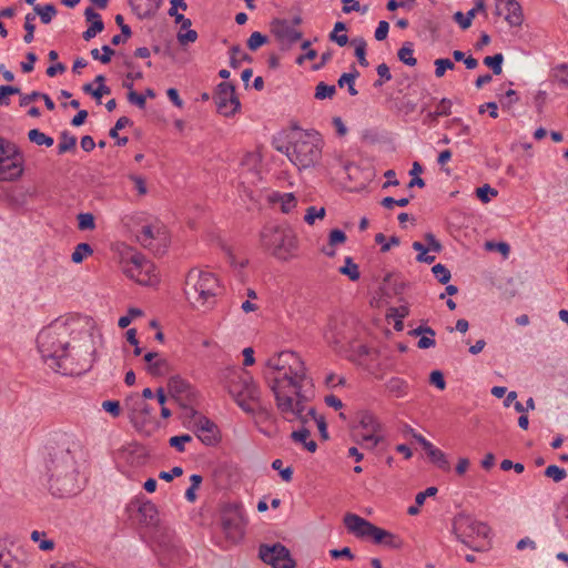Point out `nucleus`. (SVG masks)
Wrapping results in <instances>:
<instances>
[{"label":"nucleus","instance_id":"f257e3e1","mask_svg":"<svg viewBox=\"0 0 568 568\" xmlns=\"http://www.w3.org/2000/svg\"><path fill=\"white\" fill-rule=\"evenodd\" d=\"M264 374L280 414L288 422L302 419L304 403L307 400L302 390L310 381L302 357L292 351L274 354L267 359Z\"/></svg>","mask_w":568,"mask_h":568},{"label":"nucleus","instance_id":"f03ea898","mask_svg":"<svg viewBox=\"0 0 568 568\" xmlns=\"http://www.w3.org/2000/svg\"><path fill=\"white\" fill-rule=\"evenodd\" d=\"M69 334L67 323L55 321L39 333L37 338L38 349L45 363L55 372H61L64 375L80 374L91 367V362L80 369L72 367L70 356L67 353Z\"/></svg>","mask_w":568,"mask_h":568},{"label":"nucleus","instance_id":"7ed1b4c3","mask_svg":"<svg viewBox=\"0 0 568 568\" xmlns=\"http://www.w3.org/2000/svg\"><path fill=\"white\" fill-rule=\"evenodd\" d=\"M276 149L285 153L298 170L313 168L322 159V140L317 133L296 131L285 146Z\"/></svg>","mask_w":568,"mask_h":568},{"label":"nucleus","instance_id":"20e7f679","mask_svg":"<svg viewBox=\"0 0 568 568\" xmlns=\"http://www.w3.org/2000/svg\"><path fill=\"white\" fill-rule=\"evenodd\" d=\"M221 290L219 280L211 272L192 268L186 275L184 293L194 307H212Z\"/></svg>","mask_w":568,"mask_h":568},{"label":"nucleus","instance_id":"39448f33","mask_svg":"<svg viewBox=\"0 0 568 568\" xmlns=\"http://www.w3.org/2000/svg\"><path fill=\"white\" fill-rule=\"evenodd\" d=\"M223 384L236 404L246 413H253L252 403L258 402L260 389L247 372L227 368L222 376Z\"/></svg>","mask_w":568,"mask_h":568},{"label":"nucleus","instance_id":"423d86ee","mask_svg":"<svg viewBox=\"0 0 568 568\" xmlns=\"http://www.w3.org/2000/svg\"><path fill=\"white\" fill-rule=\"evenodd\" d=\"M344 525L349 532L358 538H371L377 545L388 546L394 549L402 548L403 546V540L398 536L375 526L358 515L346 514Z\"/></svg>","mask_w":568,"mask_h":568},{"label":"nucleus","instance_id":"0eeeda50","mask_svg":"<svg viewBox=\"0 0 568 568\" xmlns=\"http://www.w3.org/2000/svg\"><path fill=\"white\" fill-rule=\"evenodd\" d=\"M261 244L280 260H288L297 248L292 230L281 226H265L261 232Z\"/></svg>","mask_w":568,"mask_h":568},{"label":"nucleus","instance_id":"6e6552de","mask_svg":"<svg viewBox=\"0 0 568 568\" xmlns=\"http://www.w3.org/2000/svg\"><path fill=\"white\" fill-rule=\"evenodd\" d=\"M123 273L141 285H154L158 283L155 265L139 253H130L121 258Z\"/></svg>","mask_w":568,"mask_h":568},{"label":"nucleus","instance_id":"1a4fd4ad","mask_svg":"<svg viewBox=\"0 0 568 568\" xmlns=\"http://www.w3.org/2000/svg\"><path fill=\"white\" fill-rule=\"evenodd\" d=\"M64 473L58 477H49V489L52 495L68 497L75 495L80 487L78 485L74 456H67L64 460Z\"/></svg>","mask_w":568,"mask_h":568},{"label":"nucleus","instance_id":"9d476101","mask_svg":"<svg viewBox=\"0 0 568 568\" xmlns=\"http://www.w3.org/2000/svg\"><path fill=\"white\" fill-rule=\"evenodd\" d=\"M64 473L58 477H49V489L52 495L68 497L75 495L80 487L78 485L74 456H67L64 460Z\"/></svg>","mask_w":568,"mask_h":568},{"label":"nucleus","instance_id":"9b49d317","mask_svg":"<svg viewBox=\"0 0 568 568\" xmlns=\"http://www.w3.org/2000/svg\"><path fill=\"white\" fill-rule=\"evenodd\" d=\"M78 444L67 435L61 436L57 442L55 446H50L49 459L47 463V470L49 477H58L64 473L65 468V455L73 456L74 449Z\"/></svg>","mask_w":568,"mask_h":568},{"label":"nucleus","instance_id":"f8f14e48","mask_svg":"<svg viewBox=\"0 0 568 568\" xmlns=\"http://www.w3.org/2000/svg\"><path fill=\"white\" fill-rule=\"evenodd\" d=\"M244 514L237 505H227L221 514V527L227 540L237 542L244 535Z\"/></svg>","mask_w":568,"mask_h":568},{"label":"nucleus","instance_id":"ddd939ff","mask_svg":"<svg viewBox=\"0 0 568 568\" xmlns=\"http://www.w3.org/2000/svg\"><path fill=\"white\" fill-rule=\"evenodd\" d=\"M23 173V158L19 148L10 143L0 155V181H16Z\"/></svg>","mask_w":568,"mask_h":568},{"label":"nucleus","instance_id":"4468645a","mask_svg":"<svg viewBox=\"0 0 568 568\" xmlns=\"http://www.w3.org/2000/svg\"><path fill=\"white\" fill-rule=\"evenodd\" d=\"M258 557L273 568H295L296 566L295 560L291 557L290 550L280 542L272 546L266 544L261 545L258 548Z\"/></svg>","mask_w":568,"mask_h":568},{"label":"nucleus","instance_id":"2eb2a0df","mask_svg":"<svg viewBox=\"0 0 568 568\" xmlns=\"http://www.w3.org/2000/svg\"><path fill=\"white\" fill-rule=\"evenodd\" d=\"M270 27L282 50H288L303 37L302 31L294 28L287 19L274 18Z\"/></svg>","mask_w":568,"mask_h":568},{"label":"nucleus","instance_id":"dca6fc26","mask_svg":"<svg viewBox=\"0 0 568 568\" xmlns=\"http://www.w3.org/2000/svg\"><path fill=\"white\" fill-rule=\"evenodd\" d=\"M214 100L217 112L225 116L233 115L241 106L239 98L235 95V88L230 82L217 84Z\"/></svg>","mask_w":568,"mask_h":568},{"label":"nucleus","instance_id":"f3484780","mask_svg":"<svg viewBox=\"0 0 568 568\" xmlns=\"http://www.w3.org/2000/svg\"><path fill=\"white\" fill-rule=\"evenodd\" d=\"M454 529L462 537V541L467 544L466 538L484 537L489 532V527L469 516L459 515L454 521Z\"/></svg>","mask_w":568,"mask_h":568},{"label":"nucleus","instance_id":"a211bd4d","mask_svg":"<svg viewBox=\"0 0 568 568\" xmlns=\"http://www.w3.org/2000/svg\"><path fill=\"white\" fill-rule=\"evenodd\" d=\"M194 428L197 438L206 446H214L220 440L217 426L205 416H199L194 420Z\"/></svg>","mask_w":568,"mask_h":568},{"label":"nucleus","instance_id":"6ab92c4d","mask_svg":"<svg viewBox=\"0 0 568 568\" xmlns=\"http://www.w3.org/2000/svg\"><path fill=\"white\" fill-rule=\"evenodd\" d=\"M168 390L170 395L180 402L192 404L196 398V392L190 383L180 376H172L168 382Z\"/></svg>","mask_w":568,"mask_h":568},{"label":"nucleus","instance_id":"aec40b11","mask_svg":"<svg viewBox=\"0 0 568 568\" xmlns=\"http://www.w3.org/2000/svg\"><path fill=\"white\" fill-rule=\"evenodd\" d=\"M497 13L501 14L506 11L505 20L511 27H520L524 22V13L521 6L517 0H496Z\"/></svg>","mask_w":568,"mask_h":568},{"label":"nucleus","instance_id":"412c9836","mask_svg":"<svg viewBox=\"0 0 568 568\" xmlns=\"http://www.w3.org/2000/svg\"><path fill=\"white\" fill-rule=\"evenodd\" d=\"M343 327V322L334 317L328 321L325 328L324 338L326 343L335 351L342 346L345 339Z\"/></svg>","mask_w":568,"mask_h":568},{"label":"nucleus","instance_id":"4be33fe9","mask_svg":"<svg viewBox=\"0 0 568 568\" xmlns=\"http://www.w3.org/2000/svg\"><path fill=\"white\" fill-rule=\"evenodd\" d=\"M302 415H303L302 419L294 418L293 420H298L302 425H306L310 420H313L317 426L321 437L324 440L328 439L327 424H326L324 416L318 415L314 407H311L306 410L305 406H304V410L302 412Z\"/></svg>","mask_w":568,"mask_h":568},{"label":"nucleus","instance_id":"5701e85b","mask_svg":"<svg viewBox=\"0 0 568 568\" xmlns=\"http://www.w3.org/2000/svg\"><path fill=\"white\" fill-rule=\"evenodd\" d=\"M148 363V371L153 376L164 375L169 371V363L164 358H160L155 352H149L144 355Z\"/></svg>","mask_w":568,"mask_h":568},{"label":"nucleus","instance_id":"b1692460","mask_svg":"<svg viewBox=\"0 0 568 568\" xmlns=\"http://www.w3.org/2000/svg\"><path fill=\"white\" fill-rule=\"evenodd\" d=\"M139 521L146 525L152 526L158 521V509L156 506L152 501L141 503L139 508Z\"/></svg>","mask_w":568,"mask_h":568},{"label":"nucleus","instance_id":"393cba45","mask_svg":"<svg viewBox=\"0 0 568 568\" xmlns=\"http://www.w3.org/2000/svg\"><path fill=\"white\" fill-rule=\"evenodd\" d=\"M358 426L364 430L362 434H379L382 429L381 423L368 412L359 414Z\"/></svg>","mask_w":568,"mask_h":568},{"label":"nucleus","instance_id":"a878e982","mask_svg":"<svg viewBox=\"0 0 568 568\" xmlns=\"http://www.w3.org/2000/svg\"><path fill=\"white\" fill-rule=\"evenodd\" d=\"M550 78L561 88L568 89V64L559 63L551 68Z\"/></svg>","mask_w":568,"mask_h":568},{"label":"nucleus","instance_id":"bb28decb","mask_svg":"<svg viewBox=\"0 0 568 568\" xmlns=\"http://www.w3.org/2000/svg\"><path fill=\"white\" fill-rule=\"evenodd\" d=\"M432 463H434L442 470L448 471L450 470V464L446 457V455L435 446L426 453Z\"/></svg>","mask_w":568,"mask_h":568},{"label":"nucleus","instance_id":"cd10ccee","mask_svg":"<svg viewBox=\"0 0 568 568\" xmlns=\"http://www.w3.org/2000/svg\"><path fill=\"white\" fill-rule=\"evenodd\" d=\"M161 562L162 564H172L178 560L182 555V549L176 545L161 546Z\"/></svg>","mask_w":568,"mask_h":568},{"label":"nucleus","instance_id":"c85d7f7f","mask_svg":"<svg viewBox=\"0 0 568 568\" xmlns=\"http://www.w3.org/2000/svg\"><path fill=\"white\" fill-rule=\"evenodd\" d=\"M156 234H159V230L155 232L152 225H144L136 234V239L144 247L152 248V242L156 239Z\"/></svg>","mask_w":568,"mask_h":568},{"label":"nucleus","instance_id":"c756f323","mask_svg":"<svg viewBox=\"0 0 568 568\" xmlns=\"http://www.w3.org/2000/svg\"><path fill=\"white\" fill-rule=\"evenodd\" d=\"M230 65L233 69H237L242 61L252 62V57L243 52L239 44H235L230 49Z\"/></svg>","mask_w":568,"mask_h":568},{"label":"nucleus","instance_id":"7c9ffc66","mask_svg":"<svg viewBox=\"0 0 568 568\" xmlns=\"http://www.w3.org/2000/svg\"><path fill=\"white\" fill-rule=\"evenodd\" d=\"M355 440L362 447L373 449L383 440V436L379 434H357Z\"/></svg>","mask_w":568,"mask_h":568},{"label":"nucleus","instance_id":"2f4dec72","mask_svg":"<svg viewBox=\"0 0 568 568\" xmlns=\"http://www.w3.org/2000/svg\"><path fill=\"white\" fill-rule=\"evenodd\" d=\"M413 53H414L413 43L406 42L398 50L397 57L406 65L414 67V65H416L417 60H416V58H414Z\"/></svg>","mask_w":568,"mask_h":568},{"label":"nucleus","instance_id":"473e14b6","mask_svg":"<svg viewBox=\"0 0 568 568\" xmlns=\"http://www.w3.org/2000/svg\"><path fill=\"white\" fill-rule=\"evenodd\" d=\"M28 139L37 145L52 146L54 141L51 136L44 134L38 129H32L28 132Z\"/></svg>","mask_w":568,"mask_h":568},{"label":"nucleus","instance_id":"72a5a7b5","mask_svg":"<svg viewBox=\"0 0 568 568\" xmlns=\"http://www.w3.org/2000/svg\"><path fill=\"white\" fill-rule=\"evenodd\" d=\"M77 145V138L70 135L68 132H62L60 136V142L58 145V153L63 154L69 151H73Z\"/></svg>","mask_w":568,"mask_h":568},{"label":"nucleus","instance_id":"f704fd0d","mask_svg":"<svg viewBox=\"0 0 568 568\" xmlns=\"http://www.w3.org/2000/svg\"><path fill=\"white\" fill-rule=\"evenodd\" d=\"M33 9L44 24L50 23L57 14V9L53 4H45L43 7L36 4Z\"/></svg>","mask_w":568,"mask_h":568},{"label":"nucleus","instance_id":"c9c22d12","mask_svg":"<svg viewBox=\"0 0 568 568\" xmlns=\"http://www.w3.org/2000/svg\"><path fill=\"white\" fill-rule=\"evenodd\" d=\"M123 87L129 90L128 101L140 109H144L146 104L145 97L133 91V84L131 82H123Z\"/></svg>","mask_w":568,"mask_h":568},{"label":"nucleus","instance_id":"e433bc0d","mask_svg":"<svg viewBox=\"0 0 568 568\" xmlns=\"http://www.w3.org/2000/svg\"><path fill=\"white\" fill-rule=\"evenodd\" d=\"M504 55L496 53L495 55H488L484 59V64L493 70V73L499 75L503 72Z\"/></svg>","mask_w":568,"mask_h":568},{"label":"nucleus","instance_id":"4c0bfd02","mask_svg":"<svg viewBox=\"0 0 568 568\" xmlns=\"http://www.w3.org/2000/svg\"><path fill=\"white\" fill-rule=\"evenodd\" d=\"M339 273L346 275L352 281H357L361 276L358 266L352 260V257L345 258V265L339 268Z\"/></svg>","mask_w":568,"mask_h":568},{"label":"nucleus","instance_id":"58836bf2","mask_svg":"<svg viewBox=\"0 0 568 568\" xmlns=\"http://www.w3.org/2000/svg\"><path fill=\"white\" fill-rule=\"evenodd\" d=\"M92 253L93 250L88 243H79L71 255V260L73 263H81L85 256Z\"/></svg>","mask_w":568,"mask_h":568},{"label":"nucleus","instance_id":"ea45409f","mask_svg":"<svg viewBox=\"0 0 568 568\" xmlns=\"http://www.w3.org/2000/svg\"><path fill=\"white\" fill-rule=\"evenodd\" d=\"M352 43L355 45V55L361 65L367 67L368 61L366 60V42L363 38L354 39Z\"/></svg>","mask_w":568,"mask_h":568},{"label":"nucleus","instance_id":"a19ab883","mask_svg":"<svg viewBox=\"0 0 568 568\" xmlns=\"http://www.w3.org/2000/svg\"><path fill=\"white\" fill-rule=\"evenodd\" d=\"M358 75V72L355 73H343L341 78L338 79L337 83L339 88H343L345 84L348 87V93L351 95H357V90L355 89L354 82L356 77Z\"/></svg>","mask_w":568,"mask_h":568},{"label":"nucleus","instance_id":"79ce46f5","mask_svg":"<svg viewBox=\"0 0 568 568\" xmlns=\"http://www.w3.org/2000/svg\"><path fill=\"white\" fill-rule=\"evenodd\" d=\"M336 92L335 85H328L324 82H320L315 88V99L324 100L331 99Z\"/></svg>","mask_w":568,"mask_h":568},{"label":"nucleus","instance_id":"37998d69","mask_svg":"<svg viewBox=\"0 0 568 568\" xmlns=\"http://www.w3.org/2000/svg\"><path fill=\"white\" fill-rule=\"evenodd\" d=\"M385 241H386V236L383 233H377L375 235V242L377 244H382L381 251L383 253L388 252L392 246H397L400 243L399 237H397L395 235L390 236L388 242H385Z\"/></svg>","mask_w":568,"mask_h":568},{"label":"nucleus","instance_id":"c03bdc74","mask_svg":"<svg viewBox=\"0 0 568 568\" xmlns=\"http://www.w3.org/2000/svg\"><path fill=\"white\" fill-rule=\"evenodd\" d=\"M386 388L396 396H403L405 394L406 384L400 378L393 377L386 383Z\"/></svg>","mask_w":568,"mask_h":568},{"label":"nucleus","instance_id":"a18cd8bd","mask_svg":"<svg viewBox=\"0 0 568 568\" xmlns=\"http://www.w3.org/2000/svg\"><path fill=\"white\" fill-rule=\"evenodd\" d=\"M267 42V37L262 34L258 31L253 32L248 40H247V47L251 51H256L260 47L265 44Z\"/></svg>","mask_w":568,"mask_h":568},{"label":"nucleus","instance_id":"49530a36","mask_svg":"<svg viewBox=\"0 0 568 568\" xmlns=\"http://www.w3.org/2000/svg\"><path fill=\"white\" fill-rule=\"evenodd\" d=\"M36 19V16L32 14V13H28L26 16V21H24V30H26V34L23 37V40L26 43H30L33 41V38H34V24H33V21Z\"/></svg>","mask_w":568,"mask_h":568},{"label":"nucleus","instance_id":"de8ad7c7","mask_svg":"<svg viewBox=\"0 0 568 568\" xmlns=\"http://www.w3.org/2000/svg\"><path fill=\"white\" fill-rule=\"evenodd\" d=\"M434 64L436 67L435 75L437 78L444 77V74L447 70H453L455 68L454 62L449 59H437V60H435Z\"/></svg>","mask_w":568,"mask_h":568},{"label":"nucleus","instance_id":"09e8293b","mask_svg":"<svg viewBox=\"0 0 568 568\" xmlns=\"http://www.w3.org/2000/svg\"><path fill=\"white\" fill-rule=\"evenodd\" d=\"M435 277L442 284H447L452 277L449 270L443 264H436L432 268Z\"/></svg>","mask_w":568,"mask_h":568},{"label":"nucleus","instance_id":"8fccbe9b","mask_svg":"<svg viewBox=\"0 0 568 568\" xmlns=\"http://www.w3.org/2000/svg\"><path fill=\"white\" fill-rule=\"evenodd\" d=\"M325 216V209L324 207H320L317 209L316 206H310L307 207L306 210V214L304 216V221L307 223V224H314L315 220L316 219H324Z\"/></svg>","mask_w":568,"mask_h":568},{"label":"nucleus","instance_id":"3c124183","mask_svg":"<svg viewBox=\"0 0 568 568\" xmlns=\"http://www.w3.org/2000/svg\"><path fill=\"white\" fill-rule=\"evenodd\" d=\"M545 475L551 478L554 481L559 483L566 478L567 473L564 468H560L556 465H549L545 470Z\"/></svg>","mask_w":568,"mask_h":568},{"label":"nucleus","instance_id":"603ef678","mask_svg":"<svg viewBox=\"0 0 568 568\" xmlns=\"http://www.w3.org/2000/svg\"><path fill=\"white\" fill-rule=\"evenodd\" d=\"M192 440V436L189 434H184L181 436H173L170 438L169 444L171 447L175 448L178 452L183 453L185 450V443Z\"/></svg>","mask_w":568,"mask_h":568},{"label":"nucleus","instance_id":"864d4df0","mask_svg":"<svg viewBox=\"0 0 568 568\" xmlns=\"http://www.w3.org/2000/svg\"><path fill=\"white\" fill-rule=\"evenodd\" d=\"M103 55H100L99 49H92L91 55L94 60H99L102 63H109L111 61L112 55L114 54V50L109 45L102 47Z\"/></svg>","mask_w":568,"mask_h":568},{"label":"nucleus","instance_id":"5fc2aeb1","mask_svg":"<svg viewBox=\"0 0 568 568\" xmlns=\"http://www.w3.org/2000/svg\"><path fill=\"white\" fill-rule=\"evenodd\" d=\"M476 194L483 203H488L490 201V196H497L498 192L496 189L485 184L476 190Z\"/></svg>","mask_w":568,"mask_h":568},{"label":"nucleus","instance_id":"6e6d98bb","mask_svg":"<svg viewBox=\"0 0 568 568\" xmlns=\"http://www.w3.org/2000/svg\"><path fill=\"white\" fill-rule=\"evenodd\" d=\"M79 229L84 230H93L95 227L94 216L91 213H81L78 215Z\"/></svg>","mask_w":568,"mask_h":568},{"label":"nucleus","instance_id":"4d7b16f0","mask_svg":"<svg viewBox=\"0 0 568 568\" xmlns=\"http://www.w3.org/2000/svg\"><path fill=\"white\" fill-rule=\"evenodd\" d=\"M20 94V89L18 87L11 85H1L0 87V104L9 105L10 101L8 95Z\"/></svg>","mask_w":568,"mask_h":568},{"label":"nucleus","instance_id":"13d9d810","mask_svg":"<svg viewBox=\"0 0 568 568\" xmlns=\"http://www.w3.org/2000/svg\"><path fill=\"white\" fill-rule=\"evenodd\" d=\"M104 29L103 21H93L90 27L83 32L82 37L85 41L91 40L98 33L102 32Z\"/></svg>","mask_w":568,"mask_h":568},{"label":"nucleus","instance_id":"bf43d9fd","mask_svg":"<svg viewBox=\"0 0 568 568\" xmlns=\"http://www.w3.org/2000/svg\"><path fill=\"white\" fill-rule=\"evenodd\" d=\"M296 199L292 193H286L281 197V209L284 213L291 212L296 206Z\"/></svg>","mask_w":568,"mask_h":568},{"label":"nucleus","instance_id":"052dcab7","mask_svg":"<svg viewBox=\"0 0 568 568\" xmlns=\"http://www.w3.org/2000/svg\"><path fill=\"white\" fill-rule=\"evenodd\" d=\"M102 408L113 417H118L121 414V407L118 400H104L102 403Z\"/></svg>","mask_w":568,"mask_h":568},{"label":"nucleus","instance_id":"680f3d73","mask_svg":"<svg viewBox=\"0 0 568 568\" xmlns=\"http://www.w3.org/2000/svg\"><path fill=\"white\" fill-rule=\"evenodd\" d=\"M429 382L442 390L446 387V382L440 371H433L429 376Z\"/></svg>","mask_w":568,"mask_h":568},{"label":"nucleus","instance_id":"e2e57ef3","mask_svg":"<svg viewBox=\"0 0 568 568\" xmlns=\"http://www.w3.org/2000/svg\"><path fill=\"white\" fill-rule=\"evenodd\" d=\"M346 241V235L343 231L338 229H334L329 233V245L335 246L338 244H343Z\"/></svg>","mask_w":568,"mask_h":568},{"label":"nucleus","instance_id":"0e129e2a","mask_svg":"<svg viewBox=\"0 0 568 568\" xmlns=\"http://www.w3.org/2000/svg\"><path fill=\"white\" fill-rule=\"evenodd\" d=\"M452 101L448 99H442L435 110V115L446 116L450 114Z\"/></svg>","mask_w":568,"mask_h":568},{"label":"nucleus","instance_id":"69168bd1","mask_svg":"<svg viewBox=\"0 0 568 568\" xmlns=\"http://www.w3.org/2000/svg\"><path fill=\"white\" fill-rule=\"evenodd\" d=\"M454 21L456 23L459 24V27L463 29V30H466L468 29L470 26H471V22H473V19L469 18L467 14H464L463 12L460 11H457L455 14H454Z\"/></svg>","mask_w":568,"mask_h":568},{"label":"nucleus","instance_id":"338daca9","mask_svg":"<svg viewBox=\"0 0 568 568\" xmlns=\"http://www.w3.org/2000/svg\"><path fill=\"white\" fill-rule=\"evenodd\" d=\"M388 30H389V24L387 21L383 20V21H379L376 30H375V39L377 41H383L387 38V34H388Z\"/></svg>","mask_w":568,"mask_h":568},{"label":"nucleus","instance_id":"774afa93","mask_svg":"<svg viewBox=\"0 0 568 568\" xmlns=\"http://www.w3.org/2000/svg\"><path fill=\"white\" fill-rule=\"evenodd\" d=\"M310 434V430L306 427H303L300 430L293 432L291 437L295 443L304 445L308 440Z\"/></svg>","mask_w":568,"mask_h":568}]
</instances>
